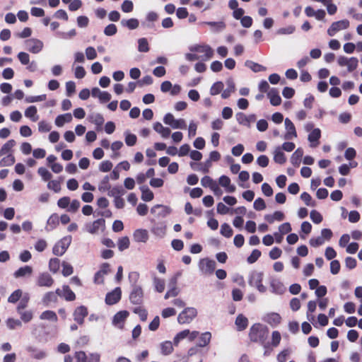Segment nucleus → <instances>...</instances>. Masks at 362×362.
<instances>
[{"mask_svg":"<svg viewBox=\"0 0 362 362\" xmlns=\"http://www.w3.org/2000/svg\"><path fill=\"white\" fill-rule=\"evenodd\" d=\"M268 328L260 324H254L250 329L249 337L252 341L263 344L268 337Z\"/></svg>","mask_w":362,"mask_h":362,"instance_id":"nucleus-1","label":"nucleus"},{"mask_svg":"<svg viewBox=\"0 0 362 362\" xmlns=\"http://www.w3.org/2000/svg\"><path fill=\"white\" fill-rule=\"evenodd\" d=\"M71 242V236L68 235L62 238L59 241H58L52 248V252L56 256H62L63 255L69 246L70 245Z\"/></svg>","mask_w":362,"mask_h":362,"instance_id":"nucleus-2","label":"nucleus"},{"mask_svg":"<svg viewBox=\"0 0 362 362\" xmlns=\"http://www.w3.org/2000/svg\"><path fill=\"white\" fill-rule=\"evenodd\" d=\"M197 311L194 308L189 307L182 310L177 317L180 324H189L197 316Z\"/></svg>","mask_w":362,"mask_h":362,"instance_id":"nucleus-3","label":"nucleus"},{"mask_svg":"<svg viewBox=\"0 0 362 362\" xmlns=\"http://www.w3.org/2000/svg\"><path fill=\"white\" fill-rule=\"evenodd\" d=\"M216 266V262L214 260L209 259V258L202 259L199 263V267L202 273L206 276L214 274Z\"/></svg>","mask_w":362,"mask_h":362,"instance_id":"nucleus-4","label":"nucleus"},{"mask_svg":"<svg viewBox=\"0 0 362 362\" xmlns=\"http://www.w3.org/2000/svg\"><path fill=\"white\" fill-rule=\"evenodd\" d=\"M337 63L340 66H346L349 72H352L356 69L358 60L356 57H346L340 56L337 59Z\"/></svg>","mask_w":362,"mask_h":362,"instance_id":"nucleus-5","label":"nucleus"},{"mask_svg":"<svg viewBox=\"0 0 362 362\" xmlns=\"http://www.w3.org/2000/svg\"><path fill=\"white\" fill-rule=\"evenodd\" d=\"M349 25V21L346 19L333 22L327 29V34L329 36H334L339 31L347 29Z\"/></svg>","mask_w":362,"mask_h":362,"instance_id":"nucleus-6","label":"nucleus"},{"mask_svg":"<svg viewBox=\"0 0 362 362\" xmlns=\"http://www.w3.org/2000/svg\"><path fill=\"white\" fill-rule=\"evenodd\" d=\"M144 299V291L141 286L134 285L129 294V300L132 304L141 305Z\"/></svg>","mask_w":362,"mask_h":362,"instance_id":"nucleus-7","label":"nucleus"},{"mask_svg":"<svg viewBox=\"0 0 362 362\" xmlns=\"http://www.w3.org/2000/svg\"><path fill=\"white\" fill-rule=\"evenodd\" d=\"M284 126L286 132L283 136L284 139L285 140H291L296 139L297 137V132L293 122L288 119L286 118L284 119Z\"/></svg>","mask_w":362,"mask_h":362,"instance_id":"nucleus-8","label":"nucleus"},{"mask_svg":"<svg viewBox=\"0 0 362 362\" xmlns=\"http://www.w3.org/2000/svg\"><path fill=\"white\" fill-rule=\"evenodd\" d=\"M88 315V308L84 305L77 307L73 313L74 320L79 325H83L84 319Z\"/></svg>","mask_w":362,"mask_h":362,"instance_id":"nucleus-9","label":"nucleus"},{"mask_svg":"<svg viewBox=\"0 0 362 362\" xmlns=\"http://www.w3.org/2000/svg\"><path fill=\"white\" fill-rule=\"evenodd\" d=\"M54 279L48 272L40 273L36 279V284L40 287H51L54 284Z\"/></svg>","mask_w":362,"mask_h":362,"instance_id":"nucleus-10","label":"nucleus"},{"mask_svg":"<svg viewBox=\"0 0 362 362\" xmlns=\"http://www.w3.org/2000/svg\"><path fill=\"white\" fill-rule=\"evenodd\" d=\"M122 297V291L119 287L115 288L112 291L109 292L105 296V303L112 305L118 303Z\"/></svg>","mask_w":362,"mask_h":362,"instance_id":"nucleus-11","label":"nucleus"},{"mask_svg":"<svg viewBox=\"0 0 362 362\" xmlns=\"http://www.w3.org/2000/svg\"><path fill=\"white\" fill-rule=\"evenodd\" d=\"M191 50L203 54L199 56L203 60H208L214 55V51L209 45H197Z\"/></svg>","mask_w":362,"mask_h":362,"instance_id":"nucleus-12","label":"nucleus"},{"mask_svg":"<svg viewBox=\"0 0 362 362\" xmlns=\"http://www.w3.org/2000/svg\"><path fill=\"white\" fill-rule=\"evenodd\" d=\"M27 49L32 53L37 54L40 52L42 47L43 43L37 39L32 38L25 41Z\"/></svg>","mask_w":362,"mask_h":362,"instance_id":"nucleus-13","label":"nucleus"},{"mask_svg":"<svg viewBox=\"0 0 362 362\" xmlns=\"http://www.w3.org/2000/svg\"><path fill=\"white\" fill-rule=\"evenodd\" d=\"M236 119L240 124L250 127L251 124L256 120V116L254 114L246 115L243 112H238L235 115Z\"/></svg>","mask_w":362,"mask_h":362,"instance_id":"nucleus-14","label":"nucleus"},{"mask_svg":"<svg viewBox=\"0 0 362 362\" xmlns=\"http://www.w3.org/2000/svg\"><path fill=\"white\" fill-rule=\"evenodd\" d=\"M57 293L59 296L67 301H73L76 299V294L71 291L68 285L62 286V288H57Z\"/></svg>","mask_w":362,"mask_h":362,"instance_id":"nucleus-15","label":"nucleus"},{"mask_svg":"<svg viewBox=\"0 0 362 362\" xmlns=\"http://www.w3.org/2000/svg\"><path fill=\"white\" fill-rule=\"evenodd\" d=\"M271 291L275 294L281 295L286 291V287L281 281L277 279H272L269 282Z\"/></svg>","mask_w":362,"mask_h":362,"instance_id":"nucleus-16","label":"nucleus"},{"mask_svg":"<svg viewBox=\"0 0 362 362\" xmlns=\"http://www.w3.org/2000/svg\"><path fill=\"white\" fill-rule=\"evenodd\" d=\"M263 320L273 327L278 326L281 322V317L276 313L267 314Z\"/></svg>","mask_w":362,"mask_h":362,"instance_id":"nucleus-17","label":"nucleus"},{"mask_svg":"<svg viewBox=\"0 0 362 362\" xmlns=\"http://www.w3.org/2000/svg\"><path fill=\"white\" fill-rule=\"evenodd\" d=\"M321 137V131L319 128H315L309 134L308 139L310 142V146L315 148L319 145V139Z\"/></svg>","mask_w":362,"mask_h":362,"instance_id":"nucleus-18","label":"nucleus"},{"mask_svg":"<svg viewBox=\"0 0 362 362\" xmlns=\"http://www.w3.org/2000/svg\"><path fill=\"white\" fill-rule=\"evenodd\" d=\"M129 315V313L127 310H121L117 312L113 317V325L116 326L119 325V327H122V325H122L124 322Z\"/></svg>","mask_w":362,"mask_h":362,"instance_id":"nucleus-19","label":"nucleus"},{"mask_svg":"<svg viewBox=\"0 0 362 362\" xmlns=\"http://www.w3.org/2000/svg\"><path fill=\"white\" fill-rule=\"evenodd\" d=\"M267 97L270 100L271 105L274 106L279 105L281 103V98L279 94V92L275 88H272L267 93Z\"/></svg>","mask_w":362,"mask_h":362,"instance_id":"nucleus-20","label":"nucleus"},{"mask_svg":"<svg viewBox=\"0 0 362 362\" xmlns=\"http://www.w3.org/2000/svg\"><path fill=\"white\" fill-rule=\"evenodd\" d=\"M134 239L138 243H146L148 239V233L146 229H137L134 232Z\"/></svg>","mask_w":362,"mask_h":362,"instance_id":"nucleus-21","label":"nucleus"},{"mask_svg":"<svg viewBox=\"0 0 362 362\" xmlns=\"http://www.w3.org/2000/svg\"><path fill=\"white\" fill-rule=\"evenodd\" d=\"M105 221L104 218H98L94 221L88 227V231L92 234L96 233L100 228H105Z\"/></svg>","mask_w":362,"mask_h":362,"instance_id":"nucleus-22","label":"nucleus"},{"mask_svg":"<svg viewBox=\"0 0 362 362\" xmlns=\"http://www.w3.org/2000/svg\"><path fill=\"white\" fill-rule=\"evenodd\" d=\"M263 280V273L260 272H253L251 273L248 283L252 286H256Z\"/></svg>","mask_w":362,"mask_h":362,"instance_id":"nucleus-23","label":"nucleus"},{"mask_svg":"<svg viewBox=\"0 0 362 362\" xmlns=\"http://www.w3.org/2000/svg\"><path fill=\"white\" fill-rule=\"evenodd\" d=\"M28 353L31 354V357L35 359H42L46 357L47 354L45 351L38 350L35 347L29 346L26 348Z\"/></svg>","mask_w":362,"mask_h":362,"instance_id":"nucleus-24","label":"nucleus"},{"mask_svg":"<svg viewBox=\"0 0 362 362\" xmlns=\"http://www.w3.org/2000/svg\"><path fill=\"white\" fill-rule=\"evenodd\" d=\"M201 184L204 187H209L211 190L219 189L218 185L209 176H204L201 180Z\"/></svg>","mask_w":362,"mask_h":362,"instance_id":"nucleus-25","label":"nucleus"},{"mask_svg":"<svg viewBox=\"0 0 362 362\" xmlns=\"http://www.w3.org/2000/svg\"><path fill=\"white\" fill-rule=\"evenodd\" d=\"M235 325L237 330H238V331L244 330L245 329H246V327L248 325V320L243 315L240 314L236 317V320L235 321Z\"/></svg>","mask_w":362,"mask_h":362,"instance_id":"nucleus-26","label":"nucleus"},{"mask_svg":"<svg viewBox=\"0 0 362 362\" xmlns=\"http://www.w3.org/2000/svg\"><path fill=\"white\" fill-rule=\"evenodd\" d=\"M274 160L279 164H284L286 161V156L280 146L276 147L274 151Z\"/></svg>","mask_w":362,"mask_h":362,"instance_id":"nucleus-27","label":"nucleus"},{"mask_svg":"<svg viewBox=\"0 0 362 362\" xmlns=\"http://www.w3.org/2000/svg\"><path fill=\"white\" fill-rule=\"evenodd\" d=\"M33 273V268L30 266L26 265L24 267H20L18 269H17L14 274L13 276L16 278H21L24 277L26 276H30Z\"/></svg>","mask_w":362,"mask_h":362,"instance_id":"nucleus-28","label":"nucleus"},{"mask_svg":"<svg viewBox=\"0 0 362 362\" xmlns=\"http://www.w3.org/2000/svg\"><path fill=\"white\" fill-rule=\"evenodd\" d=\"M72 121L71 113H66L58 115L55 119V124L57 127H62L65 123H69Z\"/></svg>","mask_w":362,"mask_h":362,"instance_id":"nucleus-29","label":"nucleus"},{"mask_svg":"<svg viewBox=\"0 0 362 362\" xmlns=\"http://www.w3.org/2000/svg\"><path fill=\"white\" fill-rule=\"evenodd\" d=\"M58 296L59 295L57 293V290L55 292H47L44 295L42 302L46 305H48L51 303H57L58 300Z\"/></svg>","mask_w":362,"mask_h":362,"instance_id":"nucleus-30","label":"nucleus"},{"mask_svg":"<svg viewBox=\"0 0 362 362\" xmlns=\"http://www.w3.org/2000/svg\"><path fill=\"white\" fill-rule=\"evenodd\" d=\"M153 129L159 133L163 138H168L170 134V129L164 127L161 123L157 122L153 124Z\"/></svg>","mask_w":362,"mask_h":362,"instance_id":"nucleus-31","label":"nucleus"},{"mask_svg":"<svg viewBox=\"0 0 362 362\" xmlns=\"http://www.w3.org/2000/svg\"><path fill=\"white\" fill-rule=\"evenodd\" d=\"M141 192V199L144 202H150L153 199L154 194L153 192L146 185L140 187Z\"/></svg>","mask_w":362,"mask_h":362,"instance_id":"nucleus-32","label":"nucleus"},{"mask_svg":"<svg viewBox=\"0 0 362 362\" xmlns=\"http://www.w3.org/2000/svg\"><path fill=\"white\" fill-rule=\"evenodd\" d=\"M211 338V334L209 332L202 333L199 337V341L197 345L200 348L204 347L209 344Z\"/></svg>","mask_w":362,"mask_h":362,"instance_id":"nucleus-33","label":"nucleus"},{"mask_svg":"<svg viewBox=\"0 0 362 362\" xmlns=\"http://www.w3.org/2000/svg\"><path fill=\"white\" fill-rule=\"evenodd\" d=\"M245 65L256 73L260 71H265L267 70V68L265 66L250 60H247L245 62Z\"/></svg>","mask_w":362,"mask_h":362,"instance_id":"nucleus-34","label":"nucleus"},{"mask_svg":"<svg viewBox=\"0 0 362 362\" xmlns=\"http://www.w3.org/2000/svg\"><path fill=\"white\" fill-rule=\"evenodd\" d=\"M37 112V107L34 105H31L25 110V116L28 118H30L33 122H36L38 119Z\"/></svg>","mask_w":362,"mask_h":362,"instance_id":"nucleus-35","label":"nucleus"},{"mask_svg":"<svg viewBox=\"0 0 362 362\" xmlns=\"http://www.w3.org/2000/svg\"><path fill=\"white\" fill-rule=\"evenodd\" d=\"M40 318L41 320H47L54 322H57L58 320L57 314L52 310H45L42 312L40 316Z\"/></svg>","mask_w":362,"mask_h":362,"instance_id":"nucleus-36","label":"nucleus"},{"mask_svg":"<svg viewBox=\"0 0 362 362\" xmlns=\"http://www.w3.org/2000/svg\"><path fill=\"white\" fill-rule=\"evenodd\" d=\"M303 156V150L301 148H297L292 154L291 161L292 164L298 165L300 163V160Z\"/></svg>","mask_w":362,"mask_h":362,"instance_id":"nucleus-37","label":"nucleus"},{"mask_svg":"<svg viewBox=\"0 0 362 362\" xmlns=\"http://www.w3.org/2000/svg\"><path fill=\"white\" fill-rule=\"evenodd\" d=\"M63 181L62 177H59V179L50 180L47 183V188L50 190L54 191L56 193H58L61 191V183Z\"/></svg>","mask_w":362,"mask_h":362,"instance_id":"nucleus-38","label":"nucleus"},{"mask_svg":"<svg viewBox=\"0 0 362 362\" xmlns=\"http://www.w3.org/2000/svg\"><path fill=\"white\" fill-rule=\"evenodd\" d=\"M161 353L163 355H169L173 351V345L170 341H165L160 344Z\"/></svg>","mask_w":362,"mask_h":362,"instance_id":"nucleus-39","label":"nucleus"},{"mask_svg":"<svg viewBox=\"0 0 362 362\" xmlns=\"http://www.w3.org/2000/svg\"><path fill=\"white\" fill-rule=\"evenodd\" d=\"M108 191V196L113 197L115 199L116 197H120L124 193V190L122 186H115L110 189Z\"/></svg>","mask_w":362,"mask_h":362,"instance_id":"nucleus-40","label":"nucleus"},{"mask_svg":"<svg viewBox=\"0 0 362 362\" xmlns=\"http://www.w3.org/2000/svg\"><path fill=\"white\" fill-rule=\"evenodd\" d=\"M16 145V141L13 139H10L6 142L0 149V154L2 156L8 153L12 148Z\"/></svg>","mask_w":362,"mask_h":362,"instance_id":"nucleus-41","label":"nucleus"},{"mask_svg":"<svg viewBox=\"0 0 362 362\" xmlns=\"http://www.w3.org/2000/svg\"><path fill=\"white\" fill-rule=\"evenodd\" d=\"M121 23L122 25L127 27L130 30L137 28L139 25V22L136 18H130L127 21L123 20Z\"/></svg>","mask_w":362,"mask_h":362,"instance_id":"nucleus-42","label":"nucleus"},{"mask_svg":"<svg viewBox=\"0 0 362 362\" xmlns=\"http://www.w3.org/2000/svg\"><path fill=\"white\" fill-rule=\"evenodd\" d=\"M150 49L148 40L145 37L139 39L138 40V50L140 52H147Z\"/></svg>","mask_w":362,"mask_h":362,"instance_id":"nucleus-43","label":"nucleus"},{"mask_svg":"<svg viewBox=\"0 0 362 362\" xmlns=\"http://www.w3.org/2000/svg\"><path fill=\"white\" fill-rule=\"evenodd\" d=\"M317 307V303L314 300H310L308 303V312L307 318L309 321L312 322L314 320V315H312L315 312Z\"/></svg>","mask_w":362,"mask_h":362,"instance_id":"nucleus-44","label":"nucleus"},{"mask_svg":"<svg viewBox=\"0 0 362 362\" xmlns=\"http://www.w3.org/2000/svg\"><path fill=\"white\" fill-rule=\"evenodd\" d=\"M110 271V264L108 263H103L100 266V270L95 274V281H98V276H103L104 274H108Z\"/></svg>","mask_w":362,"mask_h":362,"instance_id":"nucleus-45","label":"nucleus"},{"mask_svg":"<svg viewBox=\"0 0 362 362\" xmlns=\"http://www.w3.org/2000/svg\"><path fill=\"white\" fill-rule=\"evenodd\" d=\"M130 242L127 236L122 237L118 240L117 246L119 251H124L129 247Z\"/></svg>","mask_w":362,"mask_h":362,"instance_id":"nucleus-46","label":"nucleus"},{"mask_svg":"<svg viewBox=\"0 0 362 362\" xmlns=\"http://www.w3.org/2000/svg\"><path fill=\"white\" fill-rule=\"evenodd\" d=\"M59 224V217L57 214H52L47 220V226L52 230Z\"/></svg>","mask_w":362,"mask_h":362,"instance_id":"nucleus-47","label":"nucleus"},{"mask_svg":"<svg viewBox=\"0 0 362 362\" xmlns=\"http://www.w3.org/2000/svg\"><path fill=\"white\" fill-rule=\"evenodd\" d=\"M133 312L139 316L141 321L144 322L147 320L148 312L144 308L138 306L133 309Z\"/></svg>","mask_w":362,"mask_h":362,"instance_id":"nucleus-48","label":"nucleus"},{"mask_svg":"<svg viewBox=\"0 0 362 362\" xmlns=\"http://www.w3.org/2000/svg\"><path fill=\"white\" fill-rule=\"evenodd\" d=\"M15 160V157L10 153L0 160V166H11L14 164Z\"/></svg>","mask_w":362,"mask_h":362,"instance_id":"nucleus-49","label":"nucleus"},{"mask_svg":"<svg viewBox=\"0 0 362 362\" xmlns=\"http://www.w3.org/2000/svg\"><path fill=\"white\" fill-rule=\"evenodd\" d=\"M38 174L42 177L44 181H49L52 177V173L45 168L40 167L37 170Z\"/></svg>","mask_w":362,"mask_h":362,"instance_id":"nucleus-50","label":"nucleus"},{"mask_svg":"<svg viewBox=\"0 0 362 362\" xmlns=\"http://www.w3.org/2000/svg\"><path fill=\"white\" fill-rule=\"evenodd\" d=\"M60 260L58 258H52L49 262V269L53 273H57L59 269Z\"/></svg>","mask_w":362,"mask_h":362,"instance_id":"nucleus-51","label":"nucleus"},{"mask_svg":"<svg viewBox=\"0 0 362 362\" xmlns=\"http://www.w3.org/2000/svg\"><path fill=\"white\" fill-rule=\"evenodd\" d=\"M189 334V329H185V330H182L181 332H178L173 339V344L175 346H177L181 340L187 337Z\"/></svg>","mask_w":362,"mask_h":362,"instance_id":"nucleus-52","label":"nucleus"},{"mask_svg":"<svg viewBox=\"0 0 362 362\" xmlns=\"http://www.w3.org/2000/svg\"><path fill=\"white\" fill-rule=\"evenodd\" d=\"M22 291L21 289H17L13 291L8 298V301L11 303H17L22 296Z\"/></svg>","mask_w":362,"mask_h":362,"instance_id":"nucleus-53","label":"nucleus"},{"mask_svg":"<svg viewBox=\"0 0 362 362\" xmlns=\"http://www.w3.org/2000/svg\"><path fill=\"white\" fill-rule=\"evenodd\" d=\"M296 30L294 25H288L285 28H281L276 30V34L279 35H291Z\"/></svg>","mask_w":362,"mask_h":362,"instance_id":"nucleus-54","label":"nucleus"},{"mask_svg":"<svg viewBox=\"0 0 362 362\" xmlns=\"http://www.w3.org/2000/svg\"><path fill=\"white\" fill-rule=\"evenodd\" d=\"M223 83L221 81L216 82L210 89V93L212 95H217L221 92L223 88Z\"/></svg>","mask_w":362,"mask_h":362,"instance_id":"nucleus-55","label":"nucleus"},{"mask_svg":"<svg viewBox=\"0 0 362 362\" xmlns=\"http://www.w3.org/2000/svg\"><path fill=\"white\" fill-rule=\"evenodd\" d=\"M62 273L64 276H69L73 274L74 269H73V267L69 263H68L66 262H63L62 264Z\"/></svg>","mask_w":362,"mask_h":362,"instance_id":"nucleus-56","label":"nucleus"},{"mask_svg":"<svg viewBox=\"0 0 362 362\" xmlns=\"http://www.w3.org/2000/svg\"><path fill=\"white\" fill-rule=\"evenodd\" d=\"M109 176L106 175L100 182L98 189L100 192H105L110 189L111 186L109 183Z\"/></svg>","mask_w":362,"mask_h":362,"instance_id":"nucleus-57","label":"nucleus"},{"mask_svg":"<svg viewBox=\"0 0 362 362\" xmlns=\"http://www.w3.org/2000/svg\"><path fill=\"white\" fill-rule=\"evenodd\" d=\"M325 243V239L320 235L316 238H312L309 240L310 245L313 247H317Z\"/></svg>","mask_w":362,"mask_h":362,"instance_id":"nucleus-58","label":"nucleus"},{"mask_svg":"<svg viewBox=\"0 0 362 362\" xmlns=\"http://www.w3.org/2000/svg\"><path fill=\"white\" fill-rule=\"evenodd\" d=\"M117 32V28L115 24H109L104 29V33L107 36H112Z\"/></svg>","mask_w":362,"mask_h":362,"instance_id":"nucleus-59","label":"nucleus"},{"mask_svg":"<svg viewBox=\"0 0 362 362\" xmlns=\"http://www.w3.org/2000/svg\"><path fill=\"white\" fill-rule=\"evenodd\" d=\"M6 325L10 329H14L18 327H21L22 323L19 320L8 318L6 321Z\"/></svg>","mask_w":362,"mask_h":362,"instance_id":"nucleus-60","label":"nucleus"},{"mask_svg":"<svg viewBox=\"0 0 362 362\" xmlns=\"http://www.w3.org/2000/svg\"><path fill=\"white\" fill-rule=\"evenodd\" d=\"M121 8L122 11L124 13L132 12L134 8L133 2L129 0L124 1L123 3L122 4Z\"/></svg>","mask_w":362,"mask_h":362,"instance_id":"nucleus-61","label":"nucleus"},{"mask_svg":"<svg viewBox=\"0 0 362 362\" xmlns=\"http://www.w3.org/2000/svg\"><path fill=\"white\" fill-rule=\"evenodd\" d=\"M261 256V252L259 250H254L250 255L247 257V261L250 264L255 263Z\"/></svg>","mask_w":362,"mask_h":362,"instance_id":"nucleus-62","label":"nucleus"},{"mask_svg":"<svg viewBox=\"0 0 362 362\" xmlns=\"http://www.w3.org/2000/svg\"><path fill=\"white\" fill-rule=\"evenodd\" d=\"M137 137L134 134H127L125 136V143L128 146H133L136 144Z\"/></svg>","mask_w":362,"mask_h":362,"instance_id":"nucleus-63","label":"nucleus"},{"mask_svg":"<svg viewBox=\"0 0 362 362\" xmlns=\"http://www.w3.org/2000/svg\"><path fill=\"white\" fill-rule=\"evenodd\" d=\"M253 207L257 211H262L266 208V204L263 199L257 198L253 203Z\"/></svg>","mask_w":362,"mask_h":362,"instance_id":"nucleus-64","label":"nucleus"}]
</instances>
